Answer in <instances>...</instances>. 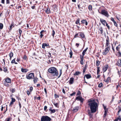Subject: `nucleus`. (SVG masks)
Here are the masks:
<instances>
[{
	"label": "nucleus",
	"instance_id": "nucleus-1",
	"mask_svg": "<svg viewBox=\"0 0 121 121\" xmlns=\"http://www.w3.org/2000/svg\"><path fill=\"white\" fill-rule=\"evenodd\" d=\"M88 105L91 109V111L92 113L96 112V108L98 107V104L94 101L90 102Z\"/></svg>",
	"mask_w": 121,
	"mask_h": 121
},
{
	"label": "nucleus",
	"instance_id": "nucleus-2",
	"mask_svg": "<svg viewBox=\"0 0 121 121\" xmlns=\"http://www.w3.org/2000/svg\"><path fill=\"white\" fill-rule=\"evenodd\" d=\"M48 72L50 73H54V76H56L58 75V73L55 67H51L48 69Z\"/></svg>",
	"mask_w": 121,
	"mask_h": 121
},
{
	"label": "nucleus",
	"instance_id": "nucleus-3",
	"mask_svg": "<svg viewBox=\"0 0 121 121\" xmlns=\"http://www.w3.org/2000/svg\"><path fill=\"white\" fill-rule=\"evenodd\" d=\"M4 85L7 87H9V85L8 84L9 83H11V79L8 77H7L5 78L4 80Z\"/></svg>",
	"mask_w": 121,
	"mask_h": 121
},
{
	"label": "nucleus",
	"instance_id": "nucleus-4",
	"mask_svg": "<svg viewBox=\"0 0 121 121\" xmlns=\"http://www.w3.org/2000/svg\"><path fill=\"white\" fill-rule=\"evenodd\" d=\"M51 118L47 116H44L42 117L41 121H51Z\"/></svg>",
	"mask_w": 121,
	"mask_h": 121
},
{
	"label": "nucleus",
	"instance_id": "nucleus-5",
	"mask_svg": "<svg viewBox=\"0 0 121 121\" xmlns=\"http://www.w3.org/2000/svg\"><path fill=\"white\" fill-rule=\"evenodd\" d=\"M34 77V73H29L28 75H26V78L29 79L33 78Z\"/></svg>",
	"mask_w": 121,
	"mask_h": 121
},
{
	"label": "nucleus",
	"instance_id": "nucleus-6",
	"mask_svg": "<svg viewBox=\"0 0 121 121\" xmlns=\"http://www.w3.org/2000/svg\"><path fill=\"white\" fill-rule=\"evenodd\" d=\"M105 50L103 52V55H106L109 52L110 50V48H105Z\"/></svg>",
	"mask_w": 121,
	"mask_h": 121
},
{
	"label": "nucleus",
	"instance_id": "nucleus-7",
	"mask_svg": "<svg viewBox=\"0 0 121 121\" xmlns=\"http://www.w3.org/2000/svg\"><path fill=\"white\" fill-rule=\"evenodd\" d=\"M101 13L102 14L104 15L107 17H108L109 16V15L107 12L104 10H102Z\"/></svg>",
	"mask_w": 121,
	"mask_h": 121
},
{
	"label": "nucleus",
	"instance_id": "nucleus-8",
	"mask_svg": "<svg viewBox=\"0 0 121 121\" xmlns=\"http://www.w3.org/2000/svg\"><path fill=\"white\" fill-rule=\"evenodd\" d=\"M109 41L108 38L107 39H106V44L105 46V48H110Z\"/></svg>",
	"mask_w": 121,
	"mask_h": 121
},
{
	"label": "nucleus",
	"instance_id": "nucleus-9",
	"mask_svg": "<svg viewBox=\"0 0 121 121\" xmlns=\"http://www.w3.org/2000/svg\"><path fill=\"white\" fill-rule=\"evenodd\" d=\"M57 6L56 4H54L52 5V9L54 11H57Z\"/></svg>",
	"mask_w": 121,
	"mask_h": 121
},
{
	"label": "nucleus",
	"instance_id": "nucleus-10",
	"mask_svg": "<svg viewBox=\"0 0 121 121\" xmlns=\"http://www.w3.org/2000/svg\"><path fill=\"white\" fill-rule=\"evenodd\" d=\"M76 99L78 100H79L81 102H82L83 100V99L81 97L79 96L77 97L76 98Z\"/></svg>",
	"mask_w": 121,
	"mask_h": 121
},
{
	"label": "nucleus",
	"instance_id": "nucleus-11",
	"mask_svg": "<svg viewBox=\"0 0 121 121\" xmlns=\"http://www.w3.org/2000/svg\"><path fill=\"white\" fill-rule=\"evenodd\" d=\"M100 21L101 23L104 26H105V24H106L107 23L106 21L102 19H100Z\"/></svg>",
	"mask_w": 121,
	"mask_h": 121
},
{
	"label": "nucleus",
	"instance_id": "nucleus-12",
	"mask_svg": "<svg viewBox=\"0 0 121 121\" xmlns=\"http://www.w3.org/2000/svg\"><path fill=\"white\" fill-rule=\"evenodd\" d=\"M108 67V65H105L103 68V72H105L107 70Z\"/></svg>",
	"mask_w": 121,
	"mask_h": 121
},
{
	"label": "nucleus",
	"instance_id": "nucleus-13",
	"mask_svg": "<svg viewBox=\"0 0 121 121\" xmlns=\"http://www.w3.org/2000/svg\"><path fill=\"white\" fill-rule=\"evenodd\" d=\"M85 77H86L87 79H89L91 78V76L90 74H87L85 75L84 77V79H85Z\"/></svg>",
	"mask_w": 121,
	"mask_h": 121
},
{
	"label": "nucleus",
	"instance_id": "nucleus-14",
	"mask_svg": "<svg viewBox=\"0 0 121 121\" xmlns=\"http://www.w3.org/2000/svg\"><path fill=\"white\" fill-rule=\"evenodd\" d=\"M74 78H73L72 77L70 78L69 80L68 81V82L70 84H71L73 83Z\"/></svg>",
	"mask_w": 121,
	"mask_h": 121
},
{
	"label": "nucleus",
	"instance_id": "nucleus-15",
	"mask_svg": "<svg viewBox=\"0 0 121 121\" xmlns=\"http://www.w3.org/2000/svg\"><path fill=\"white\" fill-rule=\"evenodd\" d=\"M12 100L10 102V103L9 106H12V105L13 104V103L15 102V99L14 98H12Z\"/></svg>",
	"mask_w": 121,
	"mask_h": 121
},
{
	"label": "nucleus",
	"instance_id": "nucleus-16",
	"mask_svg": "<svg viewBox=\"0 0 121 121\" xmlns=\"http://www.w3.org/2000/svg\"><path fill=\"white\" fill-rule=\"evenodd\" d=\"M79 35L82 38H84L85 37V35L83 33L81 32H79Z\"/></svg>",
	"mask_w": 121,
	"mask_h": 121
},
{
	"label": "nucleus",
	"instance_id": "nucleus-17",
	"mask_svg": "<svg viewBox=\"0 0 121 121\" xmlns=\"http://www.w3.org/2000/svg\"><path fill=\"white\" fill-rule=\"evenodd\" d=\"M81 24H85L86 25H87L88 24V23L87 21L85 20H83L81 21Z\"/></svg>",
	"mask_w": 121,
	"mask_h": 121
},
{
	"label": "nucleus",
	"instance_id": "nucleus-18",
	"mask_svg": "<svg viewBox=\"0 0 121 121\" xmlns=\"http://www.w3.org/2000/svg\"><path fill=\"white\" fill-rule=\"evenodd\" d=\"M78 107H76L73 108V109L72 110L74 112H76L78 111Z\"/></svg>",
	"mask_w": 121,
	"mask_h": 121
},
{
	"label": "nucleus",
	"instance_id": "nucleus-19",
	"mask_svg": "<svg viewBox=\"0 0 121 121\" xmlns=\"http://www.w3.org/2000/svg\"><path fill=\"white\" fill-rule=\"evenodd\" d=\"M45 32V31H44L43 30H42L40 32V37L41 38H42L43 36V33H44Z\"/></svg>",
	"mask_w": 121,
	"mask_h": 121
},
{
	"label": "nucleus",
	"instance_id": "nucleus-20",
	"mask_svg": "<svg viewBox=\"0 0 121 121\" xmlns=\"http://www.w3.org/2000/svg\"><path fill=\"white\" fill-rule=\"evenodd\" d=\"M93 113L91 111V112L89 110H88V114H89V116H90V118L92 117V115H93V114H92Z\"/></svg>",
	"mask_w": 121,
	"mask_h": 121
},
{
	"label": "nucleus",
	"instance_id": "nucleus-21",
	"mask_svg": "<svg viewBox=\"0 0 121 121\" xmlns=\"http://www.w3.org/2000/svg\"><path fill=\"white\" fill-rule=\"evenodd\" d=\"M49 110L51 111V114L54 113L56 112V110L55 109H52L51 108L49 109Z\"/></svg>",
	"mask_w": 121,
	"mask_h": 121
},
{
	"label": "nucleus",
	"instance_id": "nucleus-22",
	"mask_svg": "<svg viewBox=\"0 0 121 121\" xmlns=\"http://www.w3.org/2000/svg\"><path fill=\"white\" fill-rule=\"evenodd\" d=\"M49 46L48 44H47L46 43H43L42 45V48H45V46Z\"/></svg>",
	"mask_w": 121,
	"mask_h": 121
},
{
	"label": "nucleus",
	"instance_id": "nucleus-23",
	"mask_svg": "<svg viewBox=\"0 0 121 121\" xmlns=\"http://www.w3.org/2000/svg\"><path fill=\"white\" fill-rule=\"evenodd\" d=\"M88 49V48H87L84 50H83L82 52V55L83 56L85 55V52L87 51Z\"/></svg>",
	"mask_w": 121,
	"mask_h": 121
},
{
	"label": "nucleus",
	"instance_id": "nucleus-24",
	"mask_svg": "<svg viewBox=\"0 0 121 121\" xmlns=\"http://www.w3.org/2000/svg\"><path fill=\"white\" fill-rule=\"evenodd\" d=\"M80 19L78 18L75 22V23L77 24H79V25H80V24L79 23Z\"/></svg>",
	"mask_w": 121,
	"mask_h": 121
},
{
	"label": "nucleus",
	"instance_id": "nucleus-25",
	"mask_svg": "<svg viewBox=\"0 0 121 121\" xmlns=\"http://www.w3.org/2000/svg\"><path fill=\"white\" fill-rule=\"evenodd\" d=\"M110 78L109 77H108L106 80H105V79L104 80V81H105L106 83H108L110 81Z\"/></svg>",
	"mask_w": 121,
	"mask_h": 121
},
{
	"label": "nucleus",
	"instance_id": "nucleus-26",
	"mask_svg": "<svg viewBox=\"0 0 121 121\" xmlns=\"http://www.w3.org/2000/svg\"><path fill=\"white\" fill-rule=\"evenodd\" d=\"M27 71L28 70L26 69L22 68L21 69L22 72L23 73H26Z\"/></svg>",
	"mask_w": 121,
	"mask_h": 121
},
{
	"label": "nucleus",
	"instance_id": "nucleus-27",
	"mask_svg": "<svg viewBox=\"0 0 121 121\" xmlns=\"http://www.w3.org/2000/svg\"><path fill=\"white\" fill-rule=\"evenodd\" d=\"M9 56L10 57V60L11 59V58L13 56V54L12 52H11L9 54Z\"/></svg>",
	"mask_w": 121,
	"mask_h": 121
},
{
	"label": "nucleus",
	"instance_id": "nucleus-28",
	"mask_svg": "<svg viewBox=\"0 0 121 121\" xmlns=\"http://www.w3.org/2000/svg\"><path fill=\"white\" fill-rule=\"evenodd\" d=\"M14 24H13V23H12L11 24V26H10V27L9 29V30L10 31L11 30H12V28H13L14 27Z\"/></svg>",
	"mask_w": 121,
	"mask_h": 121
},
{
	"label": "nucleus",
	"instance_id": "nucleus-29",
	"mask_svg": "<svg viewBox=\"0 0 121 121\" xmlns=\"http://www.w3.org/2000/svg\"><path fill=\"white\" fill-rule=\"evenodd\" d=\"M118 66H121V59L120 60H119L118 61Z\"/></svg>",
	"mask_w": 121,
	"mask_h": 121
},
{
	"label": "nucleus",
	"instance_id": "nucleus-30",
	"mask_svg": "<svg viewBox=\"0 0 121 121\" xmlns=\"http://www.w3.org/2000/svg\"><path fill=\"white\" fill-rule=\"evenodd\" d=\"M46 12L48 14H49L50 13V11L49 8H47V9L46 11Z\"/></svg>",
	"mask_w": 121,
	"mask_h": 121
},
{
	"label": "nucleus",
	"instance_id": "nucleus-31",
	"mask_svg": "<svg viewBox=\"0 0 121 121\" xmlns=\"http://www.w3.org/2000/svg\"><path fill=\"white\" fill-rule=\"evenodd\" d=\"M83 56H82V57H81V58L80 63L82 65H83Z\"/></svg>",
	"mask_w": 121,
	"mask_h": 121
},
{
	"label": "nucleus",
	"instance_id": "nucleus-32",
	"mask_svg": "<svg viewBox=\"0 0 121 121\" xmlns=\"http://www.w3.org/2000/svg\"><path fill=\"white\" fill-rule=\"evenodd\" d=\"M88 9L90 11H91L92 10V6L91 5H90L88 6Z\"/></svg>",
	"mask_w": 121,
	"mask_h": 121
},
{
	"label": "nucleus",
	"instance_id": "nucleus-33",
	"mask_svg": "<svg viewBox=\"0 0 121 121\" xmlns=\"http://www.w3.org/2000/svg\"><path fill=\"white\" fill-rule=\"evenodd\" d=\"M99 30L100 31V33L101 34H102L103 33V28L102 27H100L99 29Z\"/></svg>",
	"mask_w": 121,
	"mask_h": 121
},
{
	"label": "nucleus",
	"instance_id": "nucleus-34",
	"mask_svg": "<svg viewBox=\"0 0 121 121\" xmlns=\"http://www.w3.org/2000/svg\"><path fill=\"white\" fill-rule=\"evenodd\" d=\"M80 74V72H76L74 74V75L75 76L78 75Z\"/></svg>",
	"mask_w": 121,
	"mask_h": 121
},
{
	"label": "nucleus",
	"instance_id": "nucleus-35",
	"mask_svg": "<svg viewBox=\"0 0 121 121\" xmlns=\"http://www.w3.org/2000/svg\"><path fill=\"white\" fill-rule=\"evenodd\" d=\"M97 74L98 75L100 71V69H99V67H98L97 68Z\"/></svg>",
	"mask_w": 121,
	"mask_h": 121
},
{
	"label": "nucleus",
	"instance_id": "nucleus-36",
	"mask_svg": "<svg viewBox=\"0 0 121 121\" xmlns=\"http://www.w3.org/2000/svg\"><path fill=\"white\" fill-rule=\"evenodd\" d=\"M3 24L2 23H0V29H3Z\"/></svg>",
	"mask_w": 121,
	"mask_h": 121
},
{
	"label": "nucleus",
	"instance_id": "nucleus-37",
	"mask_svg": "<svg viewBox=\"0 0 121 121\" xmlns=\"http://www.w3.org/2000/svg\"><path fill=\"white\" fill-rule=\"evenodd\" d=\"M38 80V79L37 78H34V80L33 81L35 83L37 82V80Z\"/></svg>",
	"mask_w": 121,
	"mask_h": 121
},
{
	"label": "nucleus",
	"instance_id": "nucleus-38",
	"mask_svg": "<svg viewBox=\"0 0 121 121\" xmlns=\"http://www.w3.org/2000/svg\"><path fill=\"white\" fill-rule=\"evenodd\" d=\"M100 63V61L99 60H97L96 61V65L98 66L99 65Z\"/></svg>",
	"mask_w": 121,
	"mask_h": 121
},
{
	"label": "nucleus",
	"instance_id": "nucleus-39",
	"mask_svg": "<svg viewBox=\"0 0 121 121\" xmlns=\"http://www.w3.org/2000/svg\"><path fill=\"white\" fill-rule=\"evenodd\" d=\"M4 71L5 72H6L7 71V69L6 67H4Z\"/></svg>",
	"mask_w": 121,
	"mask_h": 121
},
{
	"label": "nucleus",
	"instance_id": "nucleus-40",
	"mask_svg": "<svg viewBox=\"0 0 121 121\" xmlns=\"http://www.w3.org/2000/svg\"><path fill=\"white\" fill-rule=\"evenodd\" d=\"M11 119L9 117L6 118L5 121H11L10 120Z\"/></svg>",
	"mask_w": 121,
	"mask_h": 121
},
{
	"label": "nucleus",
	"instance_id": "nucleus-41",
	"mask_svg": "<svg viewBox=\"0 0 121 121\" xmlns=\"http://www.w3.org/2000/svg\"><path fill=\"white\" fill-rule=\"evenodd\" d=\"M52 35L53 37H54V35L55 34V32L54 30H53L52 31Z\"/></svg>",
	"mask_w": 121,
	"mask_h": 121
},
{
	"label": "nucleus",
	"instance_id": "nucleus-42",
	"mask_svg": "<svg viewBox=\"0 0 121 121\" xmlns=\"http://www.w3.org/2000/svg\"><path fill=\"white\" fill-rule=\"evenodd\" d=\"M103 85V84L102 83H100L98 86V87H102Z\"/></svg>",
	"mask_w": 121,
	"mask_h": 121
},
{
	"label": "nucleus",
	"instance_id": "nucleus-43",
	"mask_svg": "<svg viewBox=\"0 0 121 121\" xmlns=\"http://www.w3.org/2000/svg\"><path fill=\"white\" fill-rule=\"evenodd\" d=\"M69 54L70 55V58H71L72 57V55H73L72 53V51H71L70 52Z\"/></svg>",
	"mask_w": 121,
	"mask_h": 121
},
{
	"label": "nucleus",
	"instance_id": "nucleus-44",
	"mask_svg": "<svg viewBox=\"0 0 121 121\" xmlns=\"http://www.w3.org/2000/svg\"><path fill=\"white\" fill-rule=\"evenodd\" d=\"M11 91L12 93L14 92L15 91V89L14 88L12 89Z\"/></svg>",
	"mask_w": 121,
	"mask_h": 121
},
{
	"label": "nucleus",
	"instance_id": "nucleus-45",
	"mask_svg": "<svg viewBox=\"0 0 121 121\" xmlns=\"http://www.w3.org/2000/svg\"><path fill=\"white\" fill-rule=\"evenodd\" d=\"M62 70L61 69H60V75L58 77V78H59L60 76H61V75L62 74Z\"/></svg>",
	"mask_w": 121,
	"mask_h": 121
},
{
	"label": "nucleus",
	"instance_id": "nucleus-46",
	"mask_svg": "<svg viewBox=\"0 0 121 121\" xmlns=\"http://www.w3.org/2000/svg\"><path fill=\"white\" fill-rule=\"evenodd\" d=\"M15 58L14 59H13L12 60L11 62V63H13L15 62Z\"/></svg>",
	"mask_w": 121,
	"mask_h": 121
},
{
	"label": "nucleus",
	"instance_id": "nucleus-47",
	"mask_svg": "<svg viewBox=\"0 0 121 121\" xmlns=\"http://www.w3.org/2000/svg\"><path fill=\"white\" fill-rule=\"evenodd\" d=\"M54 96L56 98H58L59 97V95L56 94H55L54 95Z\"/></svg>",
	"mask_w": 121,
	"mask_h": 121
},
{
	"label": "nucleus",
	"instance_id": "nucleus-48",
	"mask_svg": "<svg viewBox=\"0 0 121 121\" xmlns=\"http://www.w3.org/2000/svg\"><path fill=\"white\" fill-rule=\"evenodd\" d=\"M79 34V33H76V34L74 36V37L75 38L77 37H78L77 36Z\"/></svg>",
	"mask_w": 121,
	"mask_h": 121
},
{
	"label": "nucleus",
	"instance_id": "nucleus-49",
	"mask_svg": "<svg viewBox=\"0 0 121 121\" xmlns=\"http://www.w3.org/2000/svg\"><path fill=\"white\" fill-rule=\"evenodd\" d=\"M106 26L108 28V29L109 30L110 29V27L108 25L107 23L106 24Z\"/></svg>",
	"mask_w": 121,
	"mask_h": 121
},
{
	"label": "nucleus",
	"instance_id": "nucleus-50",
	"mask_svg": "<svg viewBox=\"0 0 121 121\" xmlns=\"http://www.w3.org/2000/svg\"><path fill=\"white\" fill-rule=\"evenodd\" d=\"M22 32V30L20 29H19V34H21V33Z\"/></svg>",
	"mask_w": 121,
	"mask_h": 121
},
{
	"label": "nucleus",
	"instance_id": "nucleus-51",
	"mask_svg": "<svg viewBox=\"0 0 121 121\" xmlns=\"http://www.w3.org/2000/svg\"><path fill=\"white\" fill-rule=\"evenodd\" d=\"M54 104L56 107H58V104L57 103L56 104L54 103Z\"/></svg>",
	"mask_w": 121,
	"mask_h": 121
},
{
	"label": "nucleus",
	"instance_id": "nucleus-52",
	"mask_svg": "<svg viewBox=\"0 0 121 121\" xmlns=\"http://www.w3.org/2000/svg\"><path fill=\"white\" fill-rule=\"evenodd\" d=\"M33 89V88L32 86H31L30 87V91L31 92L32 91V90Z\"/></svg>",
	"mask_w": 121,
	"mask_h": 121
},
{
	"label": "nucleus",
	"instance_id": "nucleus-53",
	"mask_svg": "<svg viewBox=\"0 0 121 121\" xmlns=\"http://www.w3.org/2000/svg\"><path fill=\"white\" fill-rule=\"evenodd\" d=\"M118 120H119L120 121H121V117L120 116H119L117 118Z\"/></svg>",
	"mask_w": 121,
	"mask_h": 121
},
{
	"label": "nucleus",
	"instance_id": "nucleus-54",
	"mask_svg": "<svg viewBox=\"0 0 121 121\" xmlns=\"http://www.w3.org/2000/svg\"><path fill=\"white\" fill-rule=\"evenodd\" d=\"M47 108V107L46 106H44V111H46Z\"/></svg>",
	"mask_w": 121,
	"mask_h": 121
},
{
	"label": "nucleus",
	"instance_id": "nucleus-55",
	"mask_svg": "<svg viewBox=\"0 0 121 121\" xmlns=\"http://www.w3.org/2000/svg\"><path fill=\"white\" fill-rule=\"evenodd\" d=\"M113 23H114V24L115 26H117V24L116 22L115 21L113 22Z\"/></svg>",
	"mask_w": 121,
	"mask_h": 121
},
{
	"label": "nucleus",
	"instance_id": "nucleus-56",
	"mask_svg": "<svg viewBox=\"0 0 121 121\" xmlns=\"http://www.w3.org/2000/svg\"><path fill=\"white\" fill-rule=\"evenodd\" d=\"M107 112H104V116H103L104 118L105 117H106V116L107 115Z\"/></svg>",
	"mask_w": 121,
	"mask_h": 121
},
{
	"label": "nucleus",
	"instance_id": "nucleus-57",
	"mask_svg": "<svg viewBox=\"0 0 121 121\" xmlns=\"http://www.w3.org/2000/svg\"><path fill=\"white\" fill-rule=\"evenodd\" d=\"M111 20L113 22L115 21L114 19L112 17H111Z\"/></svg>",
	"mask_w": 121,
	"mask_h": 121
},
{
	"label": "nucleus",
	"instance_id": "nucleus-58",
	"mask_svg": "<svg viewBox=\"0 0 121 121\" xmlns=\"http://www.w3.org/2000/svg\"><path fill=\"white\" fill-rule=\"evenodd\" d=\"M19 104L20 107V108L21 107V104L19 101L18 102Z\"/></svg>",
	"mask_w": 121,
	"mask_h": 121
},
{
	"label": "nucleus",
	"instance_id": "nucleus-59",
	"mask_svg": "<svg viewBox=\"0 0 121 121\" xmlns=\"http://www.w3.org/2000/svg\"><path fill=\"white\" fill-rule=\"evenodd\" d=\"M75 92H73L72 93L70 94V95L72 96L73 95H75Z\"/></svg>",
	"mask_w": 121,
	"mask_h": 121
},
{
	"label": "nucleus",
	"instance_id": "nucleus-60",
	"mask_svg": "<svg viewBox=\"0 0 121 121\" xmlns=\"http://www.w3.org/2000/svg\"><path fill=\"white\" fill-rule=\"evenodd\" d=\"M79 45V43H76V46H77V47H78V46Z\"/></svg>",
	"mask_w": 121,
	"mask_h": 121
},
{
	"label": "nucleus",
	"instance_id": "nucleus-61",
	"mask_svg": "<svg viewBox=\"0 0 121 121\" xmlns=\"http://www.w3.org/2000/svg\"><path fill=\"white\" fill-rule=\"evenodd\" d=\"M104 112H107V111H108V109L107 108H106V109H104Z\"/></svg>",
	"mask_w": 121,
	"mask_h": 121
},
{
	"label": "nucleus",
	"instance_id": "nucleus-62",
	"mask_svg": "<svg viewBox=\"0 0 121 121\" xmlns=\"http://www.w3.org/2000/svg\"><path fill=\"white\" fill-rule=\"evenodd\" d=\"M6 3L7 4H8L9 3V0H6Z\"/></svg>",
	"mask_w": 121,
	"mask_h": 121
},
{
	"label": "nucleus",
	"instance_id": "nucleus-63",
	"mask_svg": "<svg viewBox=\"0 0 121 121\" xmlns=\"http://www.w3.org/2000/svg\"><path fill=\"white\" fill-rule=\"evenodd\" d=\"M27 93L28 95H29L30 94V92L29 91H27Z\"/></svg>",
	"mask_w": 121,
	"mask_h": 121
},
{
	"label": "nucleus",
	"instance_id": "nucleus-64",
	"mask_svg": "<svg viewBox=\"0 0 121 121\" xmlns=\"http://www.w3.org/2000/svg\"><path fill=\"white\" fill-rule=\"evenodd\" d=\"M44 90L45 92V93L46 94V95L47 94V92L46 91V88H44Z\"/></svg>",
	"mask_w": 121,
	"mask_h": 121
}]
</instances>
